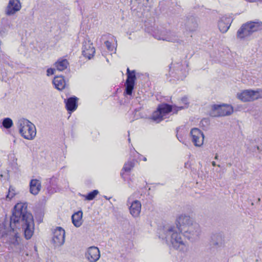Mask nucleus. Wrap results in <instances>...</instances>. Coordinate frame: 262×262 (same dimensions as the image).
<instances>
[{
    "mask_svg": "<svg viewBox=\"0 0 262 262\" xmlns=\"http://www.w3.org/2000/svg\"><path fill=\"white\" fill-rule=\"evenodd\" d=\"M154 37L158 40H162L167 41L178 42L179 39L178 37L171 32H163L158 34L155 33Z\"/></svg>",
    "mask_w": 262,
    "mask_h": 262,
    "instance_id": "nucleus-12",
    "label": "nucleus"
},
{
    "mask_svg": "<svg viewBox=\"0 0 262 262\" xmlns=\"http://www.w3.org/2000/svg\"><path fill=\"white\" fill-rule=\"evenodd\" d=\"M107 49H108V50L110 51H113V50H114V47L112 45V43L107 40L106 41H105L104 42Z\"/></svg>",
    "mask_w": 262,
    "mask_h": 262,
    "instance_id": "nucleus-32",
    "label": "nucleus"
},
{
    "mask_svg": "<svg viewBox=\"0 0 262 262\" xmlns=\"http://www.w3.org/2000/svg\"><path fill=\"white\" fill-rule=\"evenodd\" d=\"M256 148H257V149L259 150V147L258 146H257Z\"/></svg>",
    "mask_w": 262,
    "mask_h": 262,
    "instance_id": "nucleus-39",
    "label": "nucleus"
},
{
    "mask_svg": "<svg viewBox=\"0 0 262 262\" xmlns=\"http://www.w3.org/2000/svg\"><path fill=\"white\" fill-rule=\"evenodd\" d=\"M146 160H147L146 158L144 157L143 158V161H146Z\"/></svg>",
    "mask_w": 262,
    "mask_h": 262,
    "instance_id": "nucleus-38",
    "label": "nucleus"
},
{
    "mask_svg": "<svg viewBox=\"0 0 262 262\" xmlns=\"http://www.w3.org/2000/svg\"><path fill=\"white\" fill-rule=\"evenodd\" d=\"M53 83L54 85L55 88L59 91L64 89L66 85L63 76L55 77L53 80Z\"/></svg>",
    "mask_w": 262,
    "mask_h": 262,
    "instance_id": "nucleus-19",
    "label": "nucleus"
},
{
    "mask_svg": "<svg viewBox=\"0 0 262 262\" xmlns=\"http://www.w3.org/2000/svg\"><path fill=\"white\" fill-rule=\"evenodd\" d=\"M82 212L79 211L75 213L72 216V223L76 227H79L82 225Z\"/></svg>",
    "mask_w": 262,
    "mask_h": 262,
    "instance_id": "nucleus-20",
    "label": "nucleus"
},
{
    "mask_svg": "<svg viewBox=\"0 0 262 262\" xmlns=\"http://www.w3.org/2000/svg\"><path fill=\"white\" fill-rule=\"evenodd\" d=\"M232 19L227 16H223L221 18L218 23V27L220 31L222 33H226L229 29Z\"/></svg>",
    "mask_w": 262,
    "mask_h": 262,
    "instance_id": "nucleus-14",
    "label": "nucleus"
},
{
    "mask_svg": "<svg viewBox=\"0 0 262 262\" xmlns=\"http://www.w3.org/2000/svg\"><path fill=\"white\" fill-rule=\"evenodd\" d=\"M177 138H178V139H179V140L181 142V138H179L178 136H177Z\"/></svg>",
    "mask_w": 262,
    "mask_h": 262,
    "instance_id": "nucleus-36",
    "label": "nucleus"
},
{
    "mask_svg": "<svg viewBox=\"0 0 262 262\" xmlns=\"http://www.w3.org/2000/svg\"><path fill=\"white\" fill-rule=\"evenodd\" d=\"M55 70L54 69H52V68L48 69L47 70V76H49L53 75L54 74Z\"/></svg>",
    "mask_w": 262,
    "mask_h": 262,
    "instance_id": "nucleus-33",
    "label": "nucleus"
},
{
    "mask_svg": "<svg viewBox=\"0 0 262 262\" xmlns=\"http://www.w3.org/2000/svg\"><path fill=\"white\" fill-rule=\"evenodd\" d=\"M218 157H219V156H218V155L216 154L215 155V157H214V159H216V160H217V159H218Z\"/></svg>",
    "mask_w": 262,
    "mask_h": 262,
    "instance_id": "nucleus-35",
    "label": "nucleus"
},
{
    "mask_svg": "<svg viewBox=\"0 0 262 262\" xmlns=\"http://www.w3.org/2000/svg\"><path fill=\"white\" fill-rule=\"evenodd\" d=\"M69 65L68 60L66 59H59L55 63V66L57 70L62 71L66 69Z\"/></svg>",
    "mask_w": 262,
    "mask_h": 262,
    "instance_id": "nucleus-21",
    "label": "nucleus"
},
{
    "mask_svg": "<svg viewBox=\"0 0 262 262\" xmlns=\"http://www.w3.org/2000/svg\"><path fill=\"white\" fill-rule=\"evenodd\" d=\"M21 6L19 0H10L7 7L6 13L8 15L14 14L21 9Z\"/></svg>",
    "mask_w": 262,
    "mask_h": 262,
    "instance_id": "nucleus-13",
    "label": "nucleus"
},
{
    "mask_svg": "<svg viewBox=\"0 0 262 262\" xmlns=\"http://www.w3.org/2000/svg\"><path fill=\"white\" fill-rule=\"evenodd\" d=\"M158 107L159 108V111L161 113V114H162L163 116L170 112H173V106H172L171 105L167 104L164 103L160 104L159 105Z\"/></svg>",
    "mask_w": 262,
    "mask_h": 262,
    "instance_id": "nucleus-22",
    "label": "nucleus"
},
{
    "mask_svg": "<svg viewBox=\"0 0 262 262\" xmlns=\"http://www.w3.org/2000/svg\"><path fill=\"white\" fill-rule=\"evenodd\" d=\"M258 2H262V0H258Z\"/></svg>",
    "mask_w": 262,
    "mask_h": 262,
    "instance_id": "nucleus-40",
    "label": "nucleus"
},
{
    "mask_svg": "<svg viewBox=\"0 0 262 262\" xmlns=\"http://www.w3.org/2000/svg\"><path fill=\"white\" fill-rule=\"evenodd\" d=\"M126 74L127 77L125 82V91L124 93L128 95H131L136 79L135 71L134 70L130 71L129 68H127Z\"/></svg>",
    "mask_w": 262,
    "mask_h": 262,
    "instance_id": "nucleus-8",
    "label": "nucleus"
},
{
    "mask_svg": "<svg viewBox=\"0 0 262 262\" xmlns=\"http://www.w3.org/2000/svg\"><path fill=\"white\" fill-rule=\"evenodd\" d=\"M176 222L179 231L188 239L194 241L199 238L201 232L200 225L190 216L181 214L177 218Z\"/></svg>",
    "mask_w": 262,
    "mask_h": 262,
    "instance_id": "nucleus-3",
    "label": "nucleus"
},
{
    "mask_svg": "<svg viewBox=\"0 0 262 262\" xmlns=\"http://www.w3.org/2000/svg\"><path fill=\"white\" fill-rule=\"evenodd\" d=\"M164 118V116L161 114L159 107L156 111L154 112L152 115L151 119L155 122L159 123Z\"/></svg>",
    "mask_w": 262,
    "mask_h": 262,
    "instance_id": "nucleus-25",
    "label": "nucleus"
},
{
    "mask_svg": "<svg viewBox=\"0 0 262 262\" xmlns=\"http://www.w3.org/2000/svg\"><path fill=\"white\" fill-rule=\"evenodd\" d=\"M27 208L25 203L16 204L10 221H5L0 224L1 241L6 245L9 250L15 253H19L24 249L17 229L22 228L26 239H30L34 232L33 217Z\"/></svg>",
    "mask_w": 262,
    "mask_h": 262,
    "instance_id": "nucleus-1",
    "label": "nucleus"
},
{
    "mask_svg": "<svg viewBox=\"0 0 262 262\" xmlns=\"http://www.w3.org/2000/svg\"><path fill=\"white\" fill-rule=\"evenodd\" d=\"M52 244L55 247L63 245L65 242V231L60 227H57L53 232Z\"/></svg>",
    "mask_w": 262,
    "mask_h": 262,
    "instance_id": "nucleus-7",
    "label": "nucleus"
},
{
    "mask_svg": "<svg viewBox=\"0 0 262 262\" xmlns=\"http://www.w3.org/2000/svg\"><path fill=\"white\" fill-rule=\"evenodd\" d=\"M57 182V179L56 178H55L54 177H53L52 178H51V179H49V183L50 184V186L51 187L56 186Z\"/></svg>",
    "mask_w": 262,
    "mask_h": 262,
    "instance_id": "nucleus-31",
    "label": "nucleus"
},
{
    "mask_svg": "<svg viewBox=\"0 0 262 262\" xmlns=\"http://www.w3.org/2000/svg\"><path fill=\"white\" fill-rule=\"evenodd\" d=\"M95 52V48L93 46L92 44L90 42L88 43L85 42V43L83 45L82 48V54L84 56L88 58L89 59H91L92 57L94 56Z\"/></svg>",
    "mask_w": 262,
    "mask_h": 262,
    "instance_id": "nucleus-16",
    "label": "nucleus"
},
{
    "mask_svg": "<svg viewBox=\"0 0 262 262\" xmlns=\"http://www.w3.org/2000/svg\"><path fill=\"white\" fill-rule=\"evenodd\" d=\"M190 135L192 142L195 146L201 147L203 144L204 136L201 130L197 128H192Z\"/></svg>",
    "mask_w": 262,
    "mask_h": 262,
    "instance_id": "nucleus-10",
    "label": "nucleus"
},
{
    "mask_svg": "<svg viewBox=\"0 0 262 262\" xmlns=\"http://www.w3.org/2000/svg\"><path fill=\"white\" fill-rule=\"evenodd\" d=\"M149 0H146L147 2H148Z\"/></svg>",
    "mask_w": 262,
    "mask_h": 262,
    "instance_id": "nucleus-42",
    "label": "nucleus"
},
{
    "mask_svg": "<svg viewBox=\"0 0 262 262\" xmlns=\"http://www.w3.org/2000/svg\"><path fill=\"white\" fill-rule=\"evenodd\" d=\"M236 96L238 99L243 102L253 101L252 90H244L238 93Z\"/></svg>",
    "mask_w": 262,
    "mask_h": 262,
    "instance_id": "nucleus-17",
    "label": "nucleus"
},
{
    "mask_svg": "<svg viewBox=\"0 0 262 262\" xmlns=\"http://www.w3.org/2000/svg\"><path fill=\"white\" fill-rule=\"evenodd\" d=\"M17 126L21 136L26 139L31 140L36 136V127L27 119L21 118L17 123Z\"/></svg>",
    "mask_w": 262,
    "mask_h": 262,
    "instance_id": "nucleus-5",
    "label": "nucleus"
},
{
    "mask_svg": "<svg viewBox=\"0 0 262 262\" xmlns=\"http://www.w3.org/2000/svg\"><path fill=\"white\" fill-rule=\"evenodd\" d=\"M262 30V22L258 20L249 21L243 24L238 30L236 37L244 40L250 37L253 33Z\"/></svg>",
    "mask_w": 262,
    "mask_h": 262,
    "instance_id": "nucleus-4",
    "label": "nucleus"
},
{
    "mask_svg": "<svg viewBox=\"0 0 262 262\" xmlns=\"http://www.w3.org/2000/svg\"><path fill=\"white\" fill-rule=\"evenodd\" d=\"M77 98L76 97H71L67 100H65L67 110L71 112L74 111L77 107Z\"/></svg>",
    "mask_w": 262,
    "mask_h": 262,
    "instance_id": "nucleus-18",
    "label": "nucleus"
},
{
    "mask_svg": "<svg viewBox=\"0 0 262 262\" xmlns=\"http://www.w3.org/2000/svg\"><path fill=\"white\" fill-rule=\"evenodd\" d=\"M85 255L90 262H96L99 259L100 254L97 247L92 246L88 248Z\"/></svg>",
    "mask_w": 262,
    "mask_h": 262,
    "instance_id": "nucleus-11",
    "label": "nucleus"
},
{
    "mask_svg": "<svg viewBox=\"0 0 262 262\" xmlns=\"http://www.w3.org/2000/svg\"><path fill=\"white\" fill-rule=\"evenodd\" d=\"M177 138H178V139H179V140L181 142V138H179L178 136H177Z\"/></svg>",
    "mask_w": 262,
    "mask_h": 262,
    "instance_id": "nucleus-37",
    "label": "nucleus"
},
{
    "mask_svg": "<svg viewBox=\"0 0 262 262\" xmlns=\"http://www.w3.org/2000/svg\"><path fill=\"white\" fill-rule=\"evenodd\" d=\"M127 205L129 206V211L133 217L136 218L140 216L141 211V203L138 200L131 201V198L127 200Z\"/></svg>",
    "mask_w": 262,
    "mask_h": 262,
    "instance_id": "nucleus-9",
    "label": "nucleus"
},
{
    "mask_svg": "<svg viewBox=\"0 0 262 262\" xmlns=\"http://www.w3.org/2000/svg\"><path fill=\"white\" fill-rule=\"evenodd\" d=\"M212 166H216V163H215V162H214V161H212Z\"/></svg>",
    "mask_w": 262,
    "mask_h": 262,
    "instance_id": "nucleus-34",
    "label": "nucleus"
},
{
    "mask_svg": "<svg viewBox=\"0 0 262 262\" xmlns=\"http://www.w3.org/2000/svg\"><path fill=\"white\" fill-rule=\"evenodd\" d=\"M181 103L184 104V105H181L179 106H177L176 105L173 106V113H177V112L179 110H181L188 107V102L187 98L186 97H183L181 99Z\"/></svg>",
    "mask_w": 262,
    "mask_h": 262,
    "instance_id": "nucleus-24",
    "label": "nucleus"
},
{
    "mask_svg": "<svg viewBox=\"0 0 262 262\" xmlns=\"http://www.w3.org/2000/svg\"><path fill=\"white\" fill-rule=\"evenodd\" d=\"M233 112V107L230 105L214 104L212 106V111L210 112V115L213 117L229 116L232 114Z\"/></svg>",
    "mask_w": 262,
    "mask_h": 262,
    "instance_id": "nucleus-6",
    "label": "nucleus"
},
{
    "mask_svg": "<svg viewBox=\"0 0 262 262\" xmlns=\"http://www.w3.org/2000/svg\"><path fill=\"white\" fill-rule=\"evenodd\" d=\"M29 186L30 193L36 195L41 190V182L40 180L36 179H32L30 182Z\"/></svg>",
    "mask_w": 262,
    "mask_h": 262,
    "instance_id": "nucleus-15",
    "label": "nucleus"
},
{
    "mask_svg": "<svg viewBox=\"0 0 262 262\" xmlns=\"http://www.w3.org/2000/svg\"><path fill=\"white\" fill-rule=\"evenodd\" d=\"M134 164L132 161H128L125 163L123 167V170L126 172H129L134 167Z\"/></svg>",
    "mask_w": 262,
    "mask_h": 262,
    "instance_id": "nucleus-29",
    "label": "nucleus"
},
{
    "mask_svg": "<svg viewBox=\"0 0 262 262\" xmlns=\"http://www.w3.org/2000/svg\"><path fill=\"white\" fill-rule=\"evenodd\" d=\"M98 193L99 191L97 190H94L89 193L86 195H84L85 200L89 201L93 200Z\"/></svg>",
    "mask_w": 262,
    "mask_h": 262,
    "instance_id": "nucleus-28",
    "label": "nucleus"
},
{
    "mask_svg": "<svg viewBox=\"0 0 262 262\" xmlns=\"http://www.w3.org/2000/svg\"><path fill=\"white\" fill-rule=\"evenodd\" d=\"M260 98H262V89L252 90V100L254 101Z\"/></svg>",
    "mask_w": 262,
    "mask_h": 262,
    "instance_id": "nucleus-27",
    "label": "nucleus"
},
{
    "mask_svg": "<svg viewBox=\"0 0 262 262\" xmlns=\"http://www.w3.org/2000/svg\"><path fill=\"white\" fill-rule=\"evenodd\" d=\"M217 166L220 167V165H217Z\"/></svg>",
    "mask_w": 262,
    "mask_h": 262,
    "instance_id": "nucleus-41",
    "label": "nucleus"
},
{
    "mask_svg": "<svg viewBox=\"0 0 262 262\" xmlns=\"http://www.w3.org/2000/svg\"><path fill=\"white\" fill-rule=\"evenodd\" d=\"M3 126L6 129L11 128L13 124L12 120L10 118L4 119L2 122Z\"/></svg>",
    "mask_w": 262,
    "mask_h": 262,
    "instance_id": "nucleus-26",
    "label": "nucleus"
},
{
    "mask_svg": "<svg viewBox=\"0 0 262 262\" xmlns=\"http://www.w3.org/2000/svg\"><path fill=\"white\" fill-rule=\"evenodd\" d=\"M14 195V190L11 187H10L9 189L8 193L6 196V198L11 200Z\"/></svg>",
    "mask_w": 262,
    "mask_h": 262,
    "instance_id": "nucleus-30",
    "label": "nucleus"
},
{
    "mask_svg": "<svg viewBox=\"0 0 262 262\" xmlns=\"http://www.w3.org/2000/svg\"><path fill=\"white\" fill-rule=\"evenodd\" d=\"M179 231V227L176 223V226H166L159 230V238L165 239L167 243L174 249L183 251L186 246Z\"/></svg>",
    "mask_w": 262,
    "mask_h": 262,
    "instance_id": "nucleus-2",
    "label": "nucleus"
},
{
    "mask_svg": "<svg viewBox=\"0 0 262 262\" xmlns=\"http://www.w3.org/2000/svg\"><path fill=\"white\" fill-rule=\"evenodd\" d=\"M187 27L190 31H194L198 27L197 20L194 18H190L187 23Z\"/></svg>",
    "mask_w": 262,
    "mask_h": 262,
    "instance_id": "nucleus-23",
    "label": "nucleus"
}]
</instances>
